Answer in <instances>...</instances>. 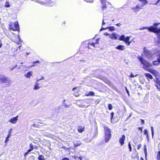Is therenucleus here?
Segmentation results:
<instances>
[{
  "label": "nucleus",
  "mask_w": 160,
  "mask_h": 160,
  "mask_svg": "<svg viewBox=\"0 0 160 160\" xmlns=\"http://www.w3.org/2000/svg\"><path fill=\"white\" fill-rule=\"evenodd\" d=\"M105 135V142H108L110 139L111 136V131L108 127L104 125L103 126Z\"/></svg>",
  "instance_id": "obj_1"
},
{
  "label": "nucleus",
  "mask_w": 160,
  "mask_h": 160,
  "mask_svg": "<svg viewBox=\"0 0 160 160\" xmlns=\"http://www.w3.org/2000/svg\"><path fill=\"white\" fill-rule=\"evenodd\" d=\"M10 29L14 31H19V26L18 21H15L14 23L11 22L9 24Z\"/></svg>",
  "instance_id": "obj_2"
},
{
  "label": "nucleus",
  "mask_w": 160,
  "mask_h": 160,
  "mask_svg": "<svg viewBox=\"0 0 160 160\" xmlns=\"http://www.w3.org/2000/svg\"><path fill=\"white\" fill-rule=\"evenodd\" d=\"M11 83V81L10 78L3 75H0V83H7L8 85H10Z\"/></svg>",
  "instance_id": "obj_3"
},
{
  "label": "nucleus",
  "mask_w": 160,
  "mask_h": 160,
  "mask_svg": "<svg viewBox=\"0 0 160 160\" xmlns=\"http://www.w3.org/2000/svg\"><path fill=\"white\" fill-rule=\"evenodd\" d=\"M139 60L144 66L143 68L146 70V68L148 67H151L152 66V64L149 63L148 62L144 60L143 58L140 56L138 57Z\"/></svg>",
  "instance_id": "obj_4"
},
{
  "label": "nucleus",
  "mask_w": 160,
  "mask_h": 160,
  "mask_svg": "<svg viewBox=\"0 0 160 160\" xmlns=\"http://www.w3.org/2000/svg\"><path fill=\"white\" fill-rule=\"evenodd\" d=\"M153 28H152V32L155 33H160V23H154L153 24Z\"/></svg>",
  "instance_id": "obj_5"
},
{
  "label": "nucleus",
  "mask_w": 160,
  "mask_h": 160,
  "mask_svg": "<svg viewBox=\"0 0 160 160\" xmlns=\"http://www.w3.org/2000/svg\"><path fill=\"white\" fill-rule=\"evenodd\" d=\"M143 52L145 56L148 58H150L152 56L150 51L147 50L146 47L143 48Z\"/></svg>",
  "instance_id": "obj_6"
},
{
  "label": "nucleus",
  "mask_w": 160,
  "mask_h": 160,
  "mask_svg": "<svg viewBox=\"0 0 160 160\" xmlns=\"http://www.w3.org/2000/svg\"><path fill=\"white\" fill-rule=\"evenodd\" d=\"M18 116H17L15 117H14L11 118L9 120V122L13 124H15L18 120Z\"/></svg>",
  "instance_id": "obj_7"
},
{
  "label": "nucleus",
  "mask_w": 160,
  "mask_h": 160,
  "mask_svg": "<svg viewBox=\"0 0 160 160\" xmlns=\"http://www.w3.org/2000/svg\"><path fill=\"white\" fill-rule=\"evenodd\" d=\"M119 35L115 33H112V34L109 35V38L112 39H116L119 37Z\"/></svg>",
  "instance_id": "obj_8"
},
{
  "label": "nucleus",
  "mask_w": 160,
  "mask_h": 160,
  "mask_svg": "<svg viewBox=\"0 0 160 160\" xmlns=\"http://www.w3.org/2000/svg\"><path fill=\"white\" fill-rule=\"evenodd\" d=\"M44 79V77H42V78L40 79H39L38 80H37L36 82V83L35 85H34L33 89L34 90H38V89L40 88V87L39 86V84L37 83V82L41 80H43Z\"/></svg>",
  "instance_id": "obj_9"
},
{
  "label": "nucleus",
  "mask_w": 160,
  "mask_h": 160,
  "mask_svg": "<svg viewBox=\"0 0 160 160\" xmlns=\"http://www.w3.org/2000/svg\"><path fill=\"white\" fill-rule=\"evenodd\" d=\"M125 138V136L123 135H122L121 138H120L119 140V142L121 145H122L124 143V141Z\"/></svg>",
  "instance_id": "obj_10"
},
{
  "label": "nucleus",
  "mask_w": 160,
  "mask_h": 160,
  "mask_svg": "<svg viewBox=\"0 0 160 160\" xmlns=\"http://www.w3.org/2000/svg\"><path fill=\"white\" fill-rule=\"evenodd\" d=\"M153 28V27L152 26L149 27H143L142 28H139V29L140 30H142L144 29H148L149 31L152 32V28Z\"/></svg>",
  "instance_id": "obj_11"
},
{
  "label": "nucleus",
  "mask_w": 160,
  "mask_h": 160,
  "mask_svg": "<svg viewBox=\"0 0 160 160\" xmlns=\"http://www.w3.org/2000/svg\"><path fill=\"white\" fill-rule=\"evenodd\" d=\"M101 3H102V10H103L106 8V1L105 0H100Z\"/></svg>",
  "instance_id": "obj_12"
},
{
  "label": "nucleus",
  "mask_w": 160,
  "mask_h": 160,
  "mask_svg": "<svg viewBox=\"0 0 160 160\" xmlns=\"http://www.w3.org/2000/svg\"><path fill=\"white\" fill-rule=\"evenodd\" d=\"M73 144L75 146L77 147L80 146L82 144V143L80 141L77 140L73 141Z\"/></svg>",
  "instance_id": "obj_13"
},
{
  "label": "nucleus",
  "mask_w": 160,
  "mask_h": 160,
  "mask_svg": "<svg viewBox=\"0 0 160 160\" xmlns=\"http://www.w3.org/2000/svg\"><path fill=\"white\" fill-rule=\"evenodd\" d=\"M32 71H29L25 74L24 76L27 78H29L31 76H32Z\"/></svg>",
  "instance_id": "obj_14"
},
{
  "label": "nucleus",
  "mask_w": 160,
  "mask_h": 160,
  "mask_svg": "<svg viewBox=\"0 0 160 160\" xmlns=\"http://www.w3.org/2000/svg\"><path fill=\"white\" fill-rule=\"evenodd\" d=\"M124 46L122 45H119L116 47V48L117 49L121 50H124Z\"/></svg>",
  "instance_id": "obj_15"
},
{
  "label": "nucleus",
  "mask_w": 160,
  "mask_h": 160,
  "mask_svg": "<svg viewBox=\"0 0 160 160\" xmlns=\"http://www.w3.org/2000/svg\"><path fill=\"white\" fill-rule=\"evenodd\" d=\"M99 78L100 79L102 80L104 82H105L106 83H108L109 82V81H108V80H107L106 78H105L104 77H102L101 76H100L99 77Z\"/></svg>",
  "instance_id": "obj_16"
},
{
  "label": "nucleus",
  "mask_w": 160,
  "mask_h": 160,
  "mask_svg": "<svg viewBox=\"0 0 160 160\" xmlns=\"http://www.w3.org/2000/svg\"><path fill=\"white\" fill-rule=\"evenodd\" d=\"M140 8V7L138 5H137L136 7H133L132 8V9L134 10L135 12H137L138 11Z\"/></svg>",
  "instance_id": "obj_17"
},
{
  "label": "nucleus",
  "mask_w": 160,
  "mask_h": 160,
  "mask_svg": "<svg viewBox=\"0 0 160 160\" xmlns=\"http://www.w3.org/2000/svg\"><path fill=\"white\" fill-rule=\"evenodd\" d=\"M29 147H30V148L28 150V152H30L32 151V150H33V148H34L33 144L32 143H30L29 144Z\"/></svg>",
  "instance_id": "obj_18"
},
{
  "label": "nucleus",
  "mask_w": 160,
  "mask_h": 160,
  "mask_svg": "<svg viewBox=\"0 0 160 160\" xmlns=\"http://www.w3.org/2000/svg\"><path fill=\"white\" fill-rule=\"evenodd\" d=\"M84 128L81 126H79L78 128V131L80 132H82L84 131Z\"/></svg>",
  "instance_id": "obj_19"
},
{
  "label": "nucleus",
  "mask_w": 160,
  "mask_h": 160,
  "mask_svg": "<svg viewBox=\"0 0 160 160\" xmlns=\"http://www.w3.org/2000/svg\"><path fill=\"white\" fill-rule=\"evenodd\" d=\"M145 75L148 78L150 79H152V76L149 73H145Z\"/></svg>",
  "instance_id": "obj_20"
},
{
  "label": "nucleus",
  "mask_w": 160,
  "mask_h": 160,
  "mask_svg": "<svg viewBox=\"0 0 160 160\" xmlns=\"http://www.w3.org/2000/svg\"><path fill=\"white\" fill-rule=\"evenodd\" d=\"M40 63V61L39 60H37L36 61L34 62H32V64L30 66V67H32L33 66H36V63Z\"/></svg>",
  "instance_id": "obj_21"
},
{
  "label": "nucleus",
  "mask_w": 160,
  "mask_h": 160,
  "mask_svg": "<svg viewBox=\"0 0 160 160\" xmlns=\"http://www.w3.org/2000/svg\"><path fill=\"white\" fill-rule=\"evenodd\" d=\"M38 160H45L44 156L42 155H40L38 156Z\"/></svg>",
  "instance_id": "obj_22"
},
{
  "label": "nucleus",
  "mask_w": 160,
  "mask_h": 160,
  "mask_svg": "<svg viewBox=\"0 0 160 160\" xmlns=\"http://www.w3.org/2000/svg\"><path fill=\"white\" fill-rule=\"evenodd\" d=\"M66 101L65 100H64L62 101V105L65 108H68L69 107V105H67L65 102Z\"/></svg>",
  "instance_id": "obj_23"
},
{
  "label": "nucleus",
  "mask_w": 160,
  "mask_h": 160,
  "mask_svg": "<svg viewBox=\"0 0 160 160\" xmlns=\"http://www.w3.org/2000/svg\"><path fill=\"white\" fill-rule=\"evenodd\" d=\"M107 29H108L109 31H113L115 30V28L114 27L111 26L107 27Z\"/></svg>",
  "instance_id": "obj_24"
},
{
  "label": "nucleus",
  "mask_w": 160,
  "mask_h": 160,
  "mask_svg": "<svg viewBox=\"0 0 160 160\" xmlns=\"http://www.w3.org/2000/svg\"><path fill=\"white\" fill-rule=\"evenodd\" d=\"M125 38V37L124 35H122L118 39L120 40H122L124 41Z\"/></svg>",
  "instance_id": "obj_25"
},
{
  "label": "nucleus",
  "mask_w": 160,
  "mask_h": 160,
  "mask_svg": "<svg viewBox=\"0 0 160 160\" xmlns=\"http://www.w3.org/2000/svg\"><path fill=\"white\" fill-rule=\"evenodd\" d=\"M5 7L6 8H9L10 7V5L9 4V2L8 1H6L5 2V4L4 5Z\"/></svg>",
  "instance_id": "obj_26"
},
{
  "label": "nucleus",
  "mask_w": 160,
  "mask_h": 160,
  "mask_svg": "<svg viewBox=\"0 0 160 160\" xmlns=\"http://www.w3.org/2000/svg\"><path fill=\"white\" fill-rule=\"evenodd\" d=\"M97 129H98L97 128H97L95 129V132L93 134V136L92 137L93 138H95L97 135V134H98Z\"/></svg>",
  "instance_id": "obj_27"
},
{
  "label": "nucleus",
  "mask_w": 160,
  "mask_h": 160,
  "mask_svg": "<svg viewBox=\"0 0 160 160\" xmlns=\"http://www.w3.org/2000/svg\"><path fill=\"white\" fill-rule=\"evenodd\" d=\"M130 38V37H127L125 38L124 41L126 43H127V42L129 40Z\"/></svg>",
  "instance_id": "obj_28"
},
{
  "label": "nucleus",
  "mask_w": 160,
  "mask_h": 160,
  "mask_svg": "<svg viewBox=\"0 0 160 160\" xmlns=\"http://www.w3.org/2000/svg\"><path fill=\"white\" fill-rule=\"evenodd\" d=\"M157 57L158 62L159 63H160V53H159L157 54Z\"/></svg>",
  "instance_id": "obj_29"
},
{
  "label": "nucleus",
  "mask_w": 160,
  "mask_h": 160,
  "mask_svg": "<svg viewBox=\"0 0 160 160\" xmlns=\"http://www.w3.org/2000/svg\"><path fill=\"white\" fill-rule=\"evenodd\" d=\"M157 159L158 160H160V151H158L157 153Z\"/></svg>",
  "instance_id": "obj_30"
},
{
  "label": "nucleus",
  "mask_w": 160,
  "mask_h": 160,
  "mask_svg": "<svg viewBox=\"0 0 160 160\" xmlns=\"http://www.w3.org/2000/svg\"><path fill=\"white\" fill-rule=\"evenodd\" d=\"M92 139L90 140H88L87 138H84L83 139V141L86 142H90L91 141Z\"/></svg>",
  "instance_id": "obj_31"
},
{
  "label": "nucleus",
  "mask_w": 160,
  "mask_h": 160,
  "mask_svg": "<svg viewBox=\"0 0 160 160\" xmlns=\"http://www.w3.org/2000/svg\"><path fill=\"white\" fill-rule=\"evenodd\" d=\"M112 106L111 104H109L108 105V108L109 110H111L112 109Z\"/></svg>",
  "instance_id": "obj_32"
},
{
  "label": "nucleus",
  "mask_w": 160,
  "mask_h": 160,
  "mask_svg": "<svg viewBox=\"0 0 160 160\" xmlns=\"http://www.w3.org/2000/svg\"><path fill=\"white\" fill-rule=\"evenodd\" d=\"M157 84H158L159 87L157 85H156V86L157 88L158 89H159L160 90V81H158Z\"/></svg>",
  "instance_id": "obj_33"
},
{
  "label": "nucleus",
  "mask_w": 160,
  "mask_h": 160,
  "mask_svg": "<svg viewBox=\"0 0 160 160\" xmlns=\"http://www.w3.org/2000/svg\"><path fill=\"white\" fill-rule=\"evenodd\" d=\"M94 95V93L92 91H90L89 92V93L88 95H87V96H88L89 95H90V96H93Z\"/></svg>",
  "instance_id": "obj_34"
},
{
  "label": "nucleus",
  "mask_w": 160,
  "mask_h": 160,
  "mask_svg": "<svg viewBox=\"0 0 160 160\" xmlns=\"http://www.w3.org/2000/svg\"><path fill=\"white\" fill-rule=\"evenodd\" d=\"M151 131H152V137L153 138V135H154V131H153V128L152 126L151 127Z\"/></svg>",
  "instance_id": "obj_35"
},
{
  "label": "nucleus",
  "mask_w": 160,
  "mask_h": 160,
  "mask_svg": "<svg viewBox=\"0 0 160 160\" xmlns=\"http://www.w3.org/2000/svg\"><path fill=\"white\" fill-rule=\"evenodd\" d=\"M137 76V75H133L132 73H131L130 75L129 76V77L131 78H133L135 77H136Z\"/></svg>",
  "instance_id": "obj_36"
},
{
  "label": "nucleus",
  "mask_w": 160,
  "mask_h": 160,
  "mask_svg": "<svg viewBox=\"0 0 160 160\" xmlns=\"http://www.w3.org/2000/svg\"><path fill=\"white\" fill-rule=\"evenodd\" d=\"M114 114V113L113 112H111V121H112V119H113Z\"/></svg>",
  "instance_id": "obj_37"
},
{
  "label": "nucleus",
  "mask_w": 160,
  "mask_h": 160,
  "mask_svg": "<svg viewBox=\"0 0 160 160\" xmlns=\"http://www.w3.org/2000/svg\"><path fill=\"white\" fill-rule=\"evenodd\" d=\"M128 148H129L130 151L131 152L132 151V149L131 146V145L130 144V142H129V143H128Z\"/></svg>",
  "instance_id": "obj_38"
},
{
  "label": "nucleus",
  "mask_w": 160,
  "mask_h": 160,
  "mask_svg": "<svg viewBox=\"0 0 160 160\" xmlns=\"http://www.w3.org/2000/svg\"><path fill=\"white\" fill-rule=\"evenodd\" d=\"M144 134L146 135H148V130L147 129H145L144 130Z\"/></svg>",
  "instance_id": "obj_39"
},
{
  "label": "nucleus",
  "mask_w": 160,
  "mask_h": 160,
  "mask_svg": "<svg viewBox=\"0 0 160 160\" xmlns=\"http://www.w3.org/2000/svg\"><path fill=\"white\" fill-rule=\"evenodd\" d=\"M153 65H158V63H157V61H154L153 62Z\"/></svg>",
  "instance_id": "obj_40"
},
{
  "label": "nucleus",
  "mask_w": 160,
  "mask_h": 160,
  "mask_svg": "<svg viewBox=\"0 0 160 160\" xmlns=\"http://www.w3.org/2000/svg\"><path fill=\"white\" fill-rule=\"evenodd\" d=\"M84 0L87 2H90V3L92 2L93 1V0Z\"/></svg>",
  "instance_id": "obj_41"
},
{
  "label": "nucleus",
  "mask_w": 160,
  "mask_h": 160,
  "mask_svg": "<svg viewBox=\"0 0 160 160\" xmlns=\"http://www.w3.org/2000/svg\"><path fill=\"white\" fill-rule=\"evenodd\" d=\"M95 43H94L93 42H92L91 43H89V45H91L92 46H93L94 47H95Z\"/></svg>",
  "instance_id": "obj_42"
},
{
  "label": "nucleus",
  "mask_w": 160,
  "mask_h": 160,
  "mask_svg": "<svg viewBox=\"0 0 160 160\" xmlns=\"http://www.w3.org/2000/svg\"><path fill=\"white\" fill-rule=\"evenodd\" d=\"M142 145L141 144H139L137 147V149H139L141 147Z\"/></svg>",
  "instance_id": "obj_43"
},
{
  "label": "nucleus",
  "mask_w": 160,
  "mask_h": 160,
  "mask_svg": "<svg viewBox=\"0 0 160 160\" xmlns=\"http://www.w3.org/2000/svg\"><path fill=\"white\" fill-rule=\"evenodd\" d=\"M107 29V28H101L100 29V31H101L103 30H105V29Z\"/></svg>",
  "instance_id": "obj_44"
},
{
  "label": "nucleus",
  "mask_w": 160,
  "mask_h": 160,
  "mask_svg": "<svg viewBox=\"0 0 160 160\" xmlns=\"http://www.w3.org/2000/svg\"><path fill=\"white\" fill-rule=\"evenodd\" d=\"M160 1V0H158L157 2L153 4L155 5H157L158 3Z\"/></svg>",
  "instance_id": "obj_45"
},
{
  "label": "nucleus",
  "mask_w": 160,
  "mask_h": 160,
  "mask_svg": "<svg viewBox=\"0 0 160 160\" xmlns=\"http://www.w3.org/2000/svg\"><path fill=\"white\" fill-rule=\"evenodd\" d=\"M29 152H28V150L27 151L24 153V156L25 157L28 154V153Z\"/></svg>",
  "instance_id": "obj_46"
},
{
  "label": "nucleus",
  "mask_w": 160,
  "mask_h": 160,
  "mask_svg": "<svg viewBox=\"0 0 160 160\" xmlns=\"http://www.w3.org/2000/svg\"><path fill=\"white\" fill-rule=\"evenodd\" d=\"M9 138L6 137V139L5 140V143H6L7 142H8V141L9 140Z\"/></svg>",
  "instance_id": "obj_47"
},
{
  "label": "nucleus",
  "mask_w": 160,
  "mask_h": 160,
  "mask_svg": "<svg viewBox=\"0 0 160 160\" xmlns=\"http://www.w3.org/2000/svg\"><path fill=\"white\" fill-rule=\"evenodd\" d=\"M144 152H145L147 150V148H146V145H144Z\"/></svg>",
  "instance_id": "obj_48"
},
{
  "label": "nucleus",
  "mask_w": 160,
  "mask_h": 160,
  "mask_svg": "<svg viewBox=\"0 0 160 160\" xmlns=\"http://www.w3.org/2000/svg\"><path fill=\"white\" fill-rule=\"evenodd\" d=\"M158 35H157V37L158 38V39H160V34L159 33H158Z\"/></svg>",
  "instance_id": "obj_49"
},
{
  "label": "nucleus",
  "mask_w": 160,
  "mask_h": 160,
  "mask_svg": "<svg viewBox=\"0 0 160 160\" xmlns=\"http://www.w3.org/2000/svg\"><path fill=\"white\" fill-rule=\"evenodd\" d=\"M62 148H63L65 150L69 149V148H66L65 146H62Z\"/></svg>",
  "instance_id": "obj_50"
},
{
  "label": "nucleus",
  "mask_w": 160,
  "mask_h": 160,
  "mask_svg": "<svg viewBox=\"0 0 160 160\" xmlns=\"http://www.w3.org/2000/svg\"><path fill=\"white\" fill-rule=\"evenodd\" d=\"M62 160H69V158H64Z\"/></svg>",
  "instance_id": "obj_51"
},
{
  "label": "nucleus",
  "mask_w": 160,
  "mask_h": 160,
  "mask_svg": "<svg viewBox=\"0 0 160 160\" xmlns=\"http://www.w3.org/2000/svg\"><path fill=\"white\" fill-rule=\"evenodd\" d=\"M17 65H16L15 66H14L12 68H10V70H13V68H15L16 67H17Z\"/></svg>",
  "instance_id": "obj_52"
},
{
  "label": "nucleus",
  "mask_w": 160,
  "mask_h": 160,
  "mask_svg": "<svg viewBox=\"0 0 160 160\" xmlns=\"http://www.w3.org/2000/svg\"><path fill=\"white\" fill-rule=\"evenodd\" d=\"M121 24L120 23H117L116 24V25L117 26L120 27L121 25Z\"/></svg>",
  "instance_id": "obj_53"
},
{
  "label": "nucleus",
  "mask_w": 160,
  "mask_h": 160,
  "mask_svg": "<svg viewBox=\"0 0 160 160\" xmlns=\"http://www.w3.org/2000/svg\"><path fill=\"white\" fill-rule=\"evenodd\" d=\"M141 123L142 124H143L144 123V120L141 119Z\"/></svg>",
  "instance_id": "obj_54"
},
{
  "label": "nucleus",
  "mask_w": 160,
  "mask_h": 160,
  "mask_svg": "<svg viewBox=\"0 0 160 160\" xmlns=\"http://www.w3.org/2000/svg\"><path fill=\"white\" fill-rule=\"evenodd\" d=\"M138 129L140 130L141 132H142V128L141 127H138Z\"/></svg>",
  "instance_id": "obj_55"
},
{
  "label": "nucleus",
  "mask_w": 160,
  "mask_h": 160,
  "mask_svg": "<svg viewBox=\"0 0 160 160\" xmlns=\"http://www.w3.org/2000/svg\"><path fill=\"white\" fill-rule=\"evenodd\" d=\"M34 148L35 149H37L38 148V147L37 146H34Z\"/></svg>",
  "instance_id": "obj_56"
},
{
  "label": "nucleus",
  "mask_w": 160,
  "mask_h": 160,
  "mask_svg": "<svg viewBox=\"0 0 160 160\" xmlns=\"http://www.w3.org/2000/svg\"><path fill=\"white\" fill-rule=\"evenodd\" d=\"M131 41H130V42H127V43H126L127 44V45H129L130 44V43H131Z\"/></svg>",
  "instance_id": "obj_57"
},
{
  "label": "nucleus",
  "mask_w": 160,
  "mask_h": 160,
  "mask_svg": "<svg viewBox=\"0 0 160 160\" xmlns=\"http://www.w3.org/2000/svg\"><path fill=\"white\" fill-rule=\"evenodd\" d=\"M157 42L158 44L160 43V39H158V40H157Z\"/></svg>",
  "instance_id": "obj_58"
},
{
  "label": "nucleus",
  "mask_w": 160,
  "mask_h": 160,
  "mask_svg": "<svg viewBox=\"0 0 160 160\" xmlns=\"http://www.w3.org/2000/svg\"><path fill=\"white\" fill-rule=\"evenodd\" d=\"M104 35H105L106 36H108L109 35V34L108 33L106 32L104 34Z\"/></svg>",
  "instance_id": "obj_59"
},
{
  "label": "nucleus",
  "mask_w": 160,
  "mask_h": 160,
  "mask_svg": "<svg viewBox=\"0 0 160 160\" xmlns=\"http://www.w3.org/2000/svg\"><path fill=\"white\" fill-rule=\"evenodd\" d=\"M105 24V23L104 22V19H103L102 22V25H104Z\"/></svg>",
  "instance_id": "obj_60"
},
{
  "label": "nucleus",
  "mask_w": 160,
  "mask_h": 160,
  "mask_svg": "<svg viewBox=\"0 0 160 160\" xmlns=\"http://www.w3.org/2000/svg\"><path fill=\"white\" fill-rule=\"evenodd\" d=\"M158 149L160 150V143L158 144Z\"/></svg>",
  "instance_id": "obj_61"
},
{
  "label": "nucleus",
  "mask_w": 160,
  "mask_h": 160,
  "mask_svg": "<svg viewBox=\"0 0 160 160\" xmlns=\"http://www.w3.org/2000/svg\"><path fill=\"white\" fill-rule=\"evenodd\" d=\"M146 136H147V140L148 141L149 139L148 135H146Z\"/></svg>",
  "instance_id": "obj_62"
},
{
  "label": "nucleus",
  "mask_w": 160,
  "mask_h": 160,
  "mask_svg": "<svg viewBox=\"0 0 160 160\" xmlns=\"http://www.w3.org/2000/svg\"><path fill=\"white\" fill-rule=\"evenodd\" d=\"M98 39H97L96 42L95 43V44L98 43Z\"/></svg>",
  "instance_id": "obj_63"
},
{
  "label": "nucleus",
  "mask_w": 160,
  "mask_h": 160,
  "mask_svg": "<svg viewBox=\"0 0 160 160\" xmlns=\"http://www.w3.org/2000/svg\"><path fill=\"white\" fill-rule=\"evenodd\" d=\"M2 46V43L1 42H0V48H1Z\"/></svg>",
  "instance_id": "obj_64"
}]
</instances>
